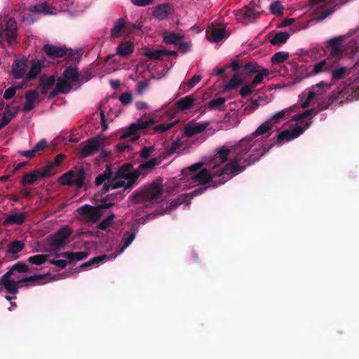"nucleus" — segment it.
<instances>
[{
  "instance_id": "nucleus-1",
  "label": "nucleus",
  "mask_w": 359,
  "mask_h": 359,
  "mask_svg": "<svg viewBox=\"0 0 359 359\" xmlns=\"http://www.w3.org/2000/svg\"><path fill=\"white\" fill-rule=\"evenodd\" d=\"M252 140L247 136L232 147V155L235 159L225 165L220 170V175L223 176L224 180L219 184H223L231 177L244 171L247 165H250L254 161L264 155L276 144L273 142L270 145H264L261 142L255 141L250 144Z\"/></svg>"
},
{
  "instance_id": "nucleus-2",
  "label": "nucleus",
  "mask_w": 359,
  "mask_h": 359,
  "mask_svg": "<svg viewBox=\"0 0 359 359\" xmlns=\"http://www.w3.org/2000/svg\"><path fill=\"white\" fill-rule=\"evenodd\" d=\"M352 84L353 83L350 79L347 80L337 90H334L332 93L325 105L320 106L319 109L313 108L306 110L302 114H297L295 116V120L299 123H302V120L304 118H312L320 111L327 109L332 103L340 99H344L346 102L358 100L359 90L355 89L353 86H351Z\"/></svg>"
},
{
  "instance_id": "nucleus-3",
  "label": "nucleus",
  "mask_w": 359,
  "mask_h": 359,
  "mask_svg": "<svg viewBox=\"0 0 359 359\" xmlns=\"http://www.w3.org/2000/svg\"><path fill=\"white\" fill-rule=\"evenodd\" d=\"M203 165V163H196L182 170L183 178L190 184L201 185V187H207V189L210 187L215 188L218 185H221L219 183L222 182L224 178L222 175H220V172L218 174V177L220 178L215 180L207 168H201Z\"/></svg>"
},
{
  "instance_id": "nucleus-4",
  "label": "nucleus",
  "mask_w": 359,
  "mask_h": 359,
  "mask_svg": "<svg viewBox=\"0 0 359 359\" xmlns=\"http://www.w3.org/2000/svg\"><path fill=\"white\" fill-rule=\"evenodd\" d=\"M29 270V266L22 262H19L11 266V268L2 276L0 279V284L4 287L7 292L15 295L18 292V289L23 285H19V280L11 279V276L18 277L15 274L18 273H27Z\"/></svg>"
},
{
  "instance_id": "nucleus-5",
  "label": "nucleus",
  "mask_w": 359,
  "mask_h": 359,
  "mask_svg": "<svg viewBox=\"0 0 359 359\" xmlns=\"http://www.w3.org/2000/svg\"><path fill=\"white\" fill-rule=\"evenodd\" d=\"M86 172L83 165L76 166L64 173L59 179L62 185L72 186L80 189L85 184Z\"/></svg>"
},
{
  "instance_id": "nucleus-6",
  "label": "nucleus",
  "mask_w": 359,
  "mask_h": 359,
  "mask_svg": "<svg viewBox=\"0 0 359 359\" xmlns=\"http://www.w3.org/2000/svg\"><path fill=\"white\" fill-rule=\"evenodd\" d=\"M163 194V186L152 182L148 187L137 194L134 198L136 203H151L158 198Z\"/></svg>"
},
{
  "instance_id": "nucleus-7",
  "label": "nucleus",
  "mask_w": 359,
  "mask_h": 359,
  "mask_svg": "<svg viewBox=\"0 0 359 359\" xmlns=\"http://www.w3.org/2000/svg\"><path fill=\"white\" fill-rule=\"evenodd\" d=\"M155 123V121L152 118L144 117L140 118L137 121L136 123H132L129 127H128L123 134L121 135V139H126L128 137H132L131 140L135 141L138 140L139 136L135 135L136 133L139 130H144L149 128L150 126L153 125Z\"/></svg>"
},
{
  "instance_id": "nucleus-8",
  "label": "nucleus",
  "mask_w": 359,
  "mask_h": 359,
  "mask_svg": "<svg viewBox=\"0 0 359 359\" xmlns=\"http://www.w3.org/2000/svg\"><path fill=\"white\" fill-rule=\"evenodd\" d=\"M118 177L127 180L126 189L131 190L136 184V182L140 175L137 169L133 168L131 163H126L118 169Z\"/></svg>"
},
{
  "instance_id": "nucleus-9",
  "label": "nucleus",
  "mask_w": 359,
  "mask_h": 359,
  "mask_svg": "<svg viewBox=\"0 0 359 359\" xmlns=\"http://www.w3.org/2000/svg\"><path fill=\"white\" fill-rule=\"evenodd\" d=\"M102 141L101 136L97 135L83 142L79 151V158H85L95 154L100 148Z\"/></svg>"
},
{
  "instance_id": "nucleus-10",
  "label": "nucleus",
  "mask_w": 359,
  "mask_h": 359,
  "mask_svg": "<svg viewBox=\"0 0 359 359\" xmlns=\"http://www.w3.org/2000/svg\"><path fill=\"white\" fill-rule=\"evenodd\" d=\"M263 13L264 11L262 10V8H252L251 6H246L238 11L236 17L245 23H250L255 22L256 19Z\"/></svg>"
},
{
  "instance_id": "nucleus-11",
  "label": "nucleus",
  "mask_w": 359,
  "mask_h": 359,
  "mask_svg": "<svg viewBox=\"0 0 359 359\" xmlns=\"http://www.w3.org/2000/svg\"><path fill=\"white\" fill-rule=\"evenodd\" d=\"M206 190L207 187H199L189 194H183L179 195L175 201L170 202V209H176L179 205L182 204L189 205L191 203V199L193 197L203 194Z\"/></svg>"
},
{
  "instance_id": "nucleus-12",
  "label": "nucleus",
  "mask_w": 359,
  "mask_h": 359,
  "mask_svg": "<svg viewBox=\"0 0 359 359\" xmlns=\"http://www.w3.org/2000/svg\"><path fill=\"white\" fill-rule=\"evenodd\" d=\"M72 232V230L69 227L65 226L60 229L55 234L51 241V245L55 250H59L62 247L66 245L67 241Z\"/></svg>"
},
{
  "instance_id": "nucleus-13",
  "label": "nucleus",
  "mask_w": 359,
  "mask_h": 359,
  "mask_svg": "<svg viewBox=\"0 0 359 359\" xmlns=\"http://www.w3.org/2000/svg\"><path fill=\"white\" fill-rule=\"evenodd\" d=\"M126 182L122 177H118V170L116 172L114 177L111 179L109 182L105 183L102 188L100 190V194H104L109 191L111 189H115L117 188L123 187V190L121 191L120 192H122L125 194V191L128 189H126Z\"/></svg>"
},
{
  "instance_id": "nucleus-14",
  "label": "nucleus",
  "mask_w": 359,
  "mask_h": 359,
  "mask_svg": "<svg viewBox=\"0 0 359 359\" xmlns=\"http://www.w3.org/2000/svg\"><path fill=\"white\" fill-rule=\"evenodd\" d=\"M46 55L50 59L62 58L68 53V48L64 46H57L52 44H46L43 47Z\"/></svg>"
},
{
  "instance_id": "nucleus-15",
  "label": "nucleus",
  "mask_w": 359,
  "mask_h": 359,
  "mask_svg": "<svg viewBox=\"0 0 359 359\" xmlns=\"http://www.w3.org/2000/svg\"><path fill=\"white\" fill-rule=\"evenodd\" d=\"M27 59L25 57L15 59L11 66V74L15 79H22L25 75Z\"/></svg>"
},
{
  "instance_id": "nucleus-16",
  "label": "nucleus",
  "mask_w": 359,
  "mask_h": 359,
  "mask_svg": "<svg viewBox=\"0 0 359 359\" xmlns=\"http://www.w3.org/2000/svg\"><path fill=\"white\" fill-rule=\"evenodd\" d=\"M78 212L82 215L87 216L93 222H97L103 215V211L100 210L98 205L93 207L90 205H85L79 208Z\"/></svg>"
},
{
  "instance_id": "nucleus-17",
  "label": "nucleus",
  "mask_w": 359,
  "mask_h": 359,
  "mask_svg": "<svg viewBox=\"0 0 359 359\" xmlns=\"http://www.w3.org/2000/svg\"><path fill=\"white\" fill-rule=\"evenodd\" d=\"M341 43V39L339 37L332 38L326 42L327 48L330 50V55L327 57L329 60L341 57L342 54Z\"/></svg>"
},
{
  "instance_id": "nucleus-18",
  "label": "nucleus",
  "mask_w": 359,
  "mask_h": 359,
  "mask_svg": "<svg viewBox=\"0 0 359 359\" xmlns=\"http://www.w3.org/2000/svg\"><path fill=\"white\" fill-rule=\"evenodd\" d=\"M6 39L9 44H13L17 41V22L16 20L11 18L8 20L4 32Z\"/></svg>"
},
{
  "instance_id": "nucleus-19",
  "label": "nucleus",
  "mask_w": 359,
  "mask_h": 359,
  "mask_svg": "<svg viewBox=\"0 0 359 359\" xmlns=\"http://www.w3.org/2000/svg\"><path fill=\"white\" fill-rule=\"evenodd\" d=\"M19 111V106H11L7 104L0 121V130L3 129L4 127L8 125L11 121L17 116Z\"/></svg>"
},
{
  "instance_id": "nucleus-20",
  "label": "nucleus",
  "mask_w": 359,
  "mask_h": 359,
  "mask_svg": "<svg viewBox=\"0 0 359 359\" xmlns=\"http://www.w3.org/2000/svg\"><path fill=\"white\" fill-rule=\"evenodd\" d=\"M24 248L25 243L22 241H11L6 246V258L10 260L17 259L18 258L17 254L22 251Z\"/></svg>"
},
{
  "instance_id": "nucleus-21",
  "label": "nucleus",
  "mask_w": 359,
  "mask_h": 359,
  "mask_svg": "<svg viewBox=\"0 0 359 359\" xmlns=\"http://www.w3.org/2000/svg\"><path fill=\"white\" fill-rule=\"evenodd\" d=\"M161 163V160L158 158H151L139 165L137 170L140 173V177H144L150 172L156 165Z\"/></svg>"
},
{
  "instance_id": "nucleus-22",
  "label": "nucleus",
  "mask_w": 359,
  "mask_h": 359,
  "mask_svg": "<svg viewBox=\"0 0 359 359\" xmlns=\"http://www.w3.org/2000/svg\"><path fill=\"white\" fill-rule=\"evenodd\" d=\"M135 46L130 41L121 42L116 48V55L128 59L134 52Z\"/></svg>"
},
{
  "instance_id": "nucleus-23",
  "label": "nucleus",
  "mask_w": 359,
  "mask_h": 359,
  "mask_svg": "<svg viewBox=\"0 0 359 359\" xmlns=\"http://www.w3.org/2000/svg\"><path fill=\"white\" fill-rule=\"evenodd\" d=\"M173 12L174 8L172 4L165 3L157 6L153 12V14L156 18L158 20H163Z\"/></svg>"
},
{
  "instance_id": "nucleus-24",
  "label": "nucleus",
  "mask_w": 359,
  "mask_h": 359,
  "mask_svg": "<svg viewBox=\"0 0 359 359\" xmlns=\"http://www.w3.org/2000/svg\"><path fill=\"white\" fill-rule=\"evenodd\" d=\"M39 93L36 90H28L25 95V103L22 111L27 113L35 107V102L39 98Z\"/></svg>"
},
{
  "instance_id": "nucleus-25",
  "label": "nucleus",
  "mask_w": 359,
  "mask_h": 359,
  "mask_svg": "<svg viewBox=\"0 0 359 359\" xmlns=\"http://www.w3.org/2000/svg\"><path fill=\"white\" fill-rule=\"evenodd\" d=\"M47 147V142L46 140L43 139L40 140L32 149L27 150V151H19L18 153L20 155L23 156L28 158H34L36 154L41 151H43L46 147Z\"/></svg>"
},
{
  "instance_id": "nucleus-26",
  "label": "nucleus",
  "mask_w": 359,
  "mask_h": 359,
  "mask_svg": "<svg viewBox=\"0 0 359 359\" xmlns=\"http://www.w3.org/2000/svg\"><path fill=\"white\" fill-rule=\"evenodd\" d=\"M89 255L88 252H65L57 253L56 255L57 257H64L69 260V263L72 264L74 262L80 261L87 258Z\"/></svg>"
},
{
  "instance_id": "nucleus-27",
  "label": "nucleus",
  "mask_w": 359,
  "mask_h": 359,
  "mask_svg": "<svg viewBox=\"0 0 359 359\" xmlns=\"http://www.w3.org/2000/svg\"><path fill=\"white\" fill-rule=\"evenodd\" d=\"M209 125L208 122L198 123L194 126L187 125L184 128V133L187 137H192L202 133Z\"/></svg>"
},
{
  "instance_id": "nucleus-28",
  "label": "nucleus",
  "mask_w": 359,
  "mask_h": 359,
  "mask_svg": "<svg viewBox=\"0 0 359 359\" xmlns=\"http://www.w3.org/2000/svg\"><path fill=\"white\" fill-rule=\"evenodd\" d=\"M351 74V69L346 67H340L332 70L331 81L332 83L337 81L341 80Z\"/></svg>"
},
{
  "instance_id": "nucleus-29",
  "label": "nucleus",
  "mask_w": 359,
  "mask_h": 359,
  "mask_svg": "<svg viewBox=\"0 0 359 359\" xmlns=\"http://www.w3.org/2000/svg\"><path fill=\"white\" fill-rule=\"evenodd\" d=\"M195 102V99L191 95L185 96L175 102V106L180 111H184L191 109Z\"/></svg>"
},
{
  "instance_id": "nucleus-30",
  "label": "nucleus",
  "mask_w": 359,
  "mask_h": 359,
  "mask_svg": "<svg viewBox=\"0 0 359 359\" xmlns=\"http://www.w3.org/2000/svg\"><path fill=\"white\" fill-rule=\"evenodd\" d=\"M26 216L25 212L10 214L4 221L3 224L4 226L9 224L21 225L25 221Z\"/></svg>"
},
{
  "instance_id": "nucleus-31",
  "label": "nucleus",
  "mask_w": 359,
  "mask_h": 359,
  "mask_svg": "<svg viewBox=\"0 0 359 359\" xmlns=\"http://www.w3.org/2000/svg\"><path fill=\"white\" fill-rule=\"evenodd\" d=\"M125 197V194L122 192H116L114 194H109L104 198L102 201V203L98 205L102 211L104 209H108L112 207L114 203H107L109 200H122Z\"/></svg>"
},
{
  "instance_id": "nucleus-32",
  "label": "nucleus",
  "mask_w": 359,
  "mask_h": 359,
  "mask_svg": "<svg viewBox=\"0 0 359 359\" xmlns=\"http://www.w3.org/2000/svg\"><path fill=\"white\" fill-rule=\"evenodd\" d=\"M63 79H67L68 81L71 82L72 84L76 83L79 81V76L78 69L76 67L69 66L67 67L62 74V76Z\"/></svg>"
},
{
  "instance_id": "nucleus-33",
  "label": "nucleus",
  "mask_w": 359,
  "mask_h": 359,
  "mask_svg": "<svg viewBox=\"0 0 359 359\" xmlns=\"http://www.w3.org/2000/svg\"><path fill=\"white\" fill-rule=\"evenodd\" d=\"M329 57H327L326 59L316 63L312 69L311 73L312 74H318L322 72H328L331 70V65L329 63Z\"/></svg>"
},
{
  "instance_id": "nucleus-34",
  "label": "nucleus",
  "mask_w": 359,
  "mask_h": 359,
  "mask_svg": "<svg viewBox=\"0 0 359 359\" xmlns=\"http://www.w3.org/2000/svg\"><path fill=\"white\" fill-rule=\"evenodd\" d=\"M47 274L33 275L19 280V285L29 286L35 285L36 282L44 280ZM39 284V283H38Z\"/></svg>"
},
{
  "instance_id": "nucleus-35",
  "label": "nucleus",
  "mask_w": 359,
  "mask_h": 359,
  "mask_svg": "<svg viewBox=\"0 0 359 359\" xmlns=\"http://www.w3.org/2000/svg\"><path fill=\"white\" fill-rule=\"evenodd\" d=\"M126 27V20L120 18L115 22L113 27L111 29L110 37L111 39H115L120 36L121 31Z\"/></svg>"
},
{
  "instance_id": "nucleus-36",
  "label": "nucleus",
  "mask_w": 359,
  "mask_h": 359,
  "mask_svg": "<svg viewBox=\"0 0 359 359\" xmlns=\"http://www.w3.org/2000/svg\"><path fill=\"white\" fill-rule=\"evenodd\" d=\"M55 86L61 94H67L72 88V83L62 77H59Z\"/></svg>"
},
{
  "instance_id": "nucleus-37",
  "label": "nucleus",
  "mask_w": 359,
  "mask_h": 359,
  "mask_svg": "<svg viewBox=\"0 0 359 359\" xmlns=\"http://www.w3.org/2000/svg\"><path fill=\"white\" fill-rule=\"evenodd\" d=\"M271 121L267 120L264 123L261 124L255 131H254L251 135H249L251 140L259 135H262L266 133L269 132L270 130H271L273 126L271 125Z\"/></svg>"
},
{
  "instance_id": "nucleus-38",
  "label": "nucleus",
  "mask_w": 359,
  "mask_h": 359,
  "mask_svg": "<svg viewBox=\"0 0 359 359\" xmlns=\"http://www.w3.org/2000/svg\"><path fill=\"white\" fill-rule=\"evenodd\" d=\"M36 172L41 175V178H47L54 175L56 171L53 163L48 162L43 168L36 169Z\"/></svg>"
},
{
  "instance_id": "nucleus-39",
  "label": "nucleus",
  "mask_w": 359,
  "mask_h": 359,
  "mask_svg": "<svg viewBox=\"0 0 359 359\" xmlns=\"http://www.w3.org/2000/svg\"><path fill=\"white\" fill-rule=\"evenodd\" d=\"M289 37V33L286 32H279L270 40V43L273 46L282 45L286 43Z\"/></svg>"
},
{
  "instance_id": "nucleus-40",
  "label": "nucleus",
  "mask_w": 359,
  "mask_h": 359,
  "mask_svg": "<svg viewBox=\"0 0 359 359\" xmlns=\"http://www.w3.org/2000/svg\"><path fill=\"white\" fill-rule=\"evenodd\" d=\"M184 38V36L174 32H166L163 36V41L166 44L177 45Z\"/></svg>"
},
{
  "instance_id": "nucleus-41",
  "label": "nucleus",
  "mask_w": 359,
  "mask_h": 359,
  "mask_svg": "<svg viewBox=\"0 0 359 359\" xmlns=\"http://www.w3.org/2000/svg\"><path fill=\"white\" fill-rule=\"evenodd\" d=\"M55 83V79L54 76H50L47 79L44 80L43 78L40 79L39 88L43 95L48 93L49 89L53 86Z\"/></svg>"
},
{
  "instance_id": "nucleus-42",
  "label": "nucleus",
  "mask_w": 359,
  "mask_h": 359,
  "mask_svg": "<svg viewBox=\"0 0 359 359\" xmlns=\"http://www.w3.org/2000/svg\"><path fill=\"white\" fill-rule=\"evenodd\" d=\"M226 30L224 27L215 28L212 30L208 40L212 42H219L225 37Z\"/></svg>"
},
{
  "instance_id": "nucleus-43",
  "label": "nucleus",
  "mask_w": 359,
  "mask_h": 359,
  "mask_svg": "<svg viewBox=\"0 0 359 359\" xmlns=\"http://www.w3.org/2000/svg\"><path fill=\"white\" fill-rule=\"evenodd\" d=\"M232 152L231 149L222 147L220 148L215 156V163H224L227 161L228 156Z\"/></svg>"
},
{
  "instance_id": "nucleus-44",
  "label": "nucleus",
  "mask_w": 359,
  "mask_h": 359,
  "mask_svg": "<svg viewBox=\"0 0 359 359\" xmlns=\"http://www.w3.org/2000/svg\"><path fill=\"white\" fill-rule=\"evenodd\" d=\"M40 178L41 175H39L38 172H36V170H35L32 172L24 175L21 180V184L24 186L27 184H34Z\"/></svg>"
},
{
  "instance_id": "nucleus-45",
  "label": "nucleus",
  "mask_w": 359,
  "mask_h": 359,
  "mask_svg": "<svg viewBox=\"0 0 359 359\" xmlns=\"http://www.w3.org/2000/svg\"><path fill=\"white\" fill-rule=\"evenodd\" d=\"M42 69V65L40 60H37L36 62H34L32 65V67L26 75V77L29 80H32L35 79L37 75L41 72Z\"/></svg>"
},
{
  "instance_id": "nucleus-46",
  "label": "nucleus",
  "mask_w": 359,
  "mask_h": 359,
  "mask_svg": "<svg viewBox=\"0 0 359 359\" xmlns=\"http://www.w3.org/2000/svg\"><path fill=\"white\" fill-rule=\"evenodd\" d=\"M136 236V231H126L123 233L121 243H123V246L121 249V252H123L126 248H127L135 240Z\"/></svg>"
},
{
  "instance_id": "nucleus-47",
  "label": "nucleus",
  "mask_w": 359,
  "mask_h": 359,
  "mask_svg": "<svg viewBox=\"0 0 359 359\" xmlns=\"http://www.w3.org/2000/svg\"><path fill=\"white\" fill-rule=\"evenodd\" d=\"M253 80L251 81V87L255 88L260 84L265 76L269 74V71L267 69L262 68L257 73Z\"/></svg>"
},
{
  "instance_id": "nucleus-48",
  "label": "nucleus",
  "mask_w": 359,
  "mask_h": 359,
  "mask_svg": "<svg viewBox=\"0 0 359 359\" xmlns=\"http://www.w3.org/2000/svg\"><path fill=\"white\" fill-rule=\"evenodd\" d=\"M261 69L262 67L259 66L257 63L248 62L243 67L241 73L242 74L250 75L257 73Z\"/></svg>"
},
{
  "instance_id": "nucleus-49",
  "label": "nucleus",
  "mask_w": 359,
  "mask_h": 359,
  "mask_svg": "<svg viewBox=\"0 0 359 359\" xmlns=\"http://www.w3.org/2000/svg\"><path fill=\"white\" fill-rule=\"evenodd\" d=\"M28 10L29 12L33 13H43L45 15L51 13L50 8L46 3L31 6Z\"/></svg>"
},
{
  "instance_id": "nucleus-50",
  "label": "nucleus",
  "mask_w": 359,
  "mask_h": 359,
  "mask_svg": "<svg viewBox=\"0 0 359 359\" xmlns=\"http://www.w3.org/2000/svg\"><path fill=\"white\" fill-rule=\"evenodd\" d=\"M339 8L340 5L339 4H337L334 5L332 8L320 12L318 15H316L314 17V20L316 22H322Z\"/></svg>"
},
{
  "instance_id": "nucleus-51",
  "label": "nucleus",
  "mask_w": 359,
  "mask_h": 359,
  "mask_svg": "<svg viewBox=\"0 0 359 359\" xmlns=\"http://www.w3.org/2000/svg\"><path fill=\"white\" fill-rule=\"evenodd\" d=\"M48 255L44 254L31 256L27 259V262L32 264L41 265L48 260Z\"/></svg>"
},
{
  "instance_id": "nucleus-52",
  "label": "nucleus",
  "mask_w": 359,
  "mask_h": 359,
  "mask_svg": "<svg viewBox=\"0 0 359 359\" xmlns=\"http://www.w3.org/2000/svg\"><path fill=\"white\" fill-rule=\"evenodd\" d=\"M290 55L287 52L280 51L276 53L271 58V62L273 65L280 64L287 59H288Z\"/></svg>"
},
{
  "instance_id": "nucleus-53",
  "label": "nucleus",
  "mask_w": 359,
  "mask_h": 359,
  "mask_svg": "<svg viewBox=\"0 0 359 359\" xmlns=\"http://www.w3.org/2000/svg\"><path fill=\"white\" fill-rule=\"evenodd\" d=\"M144 55L150 60H161L162 57L165 56L164 49H160L156 50H146Z\"/></svg>"
},
{
  "instance_id": "nucleus-54",
  "label": "nucleus",
  "mask_w": 359,
  "mask_h": 359,
  "mask_svg": "<svg viewBox=\"0 0 359 359\" xmlns=\"http://www.w3.org/2000/svg\"><path fill=\"white\" fill-rule=\"evenodd\" d=\"M293 139L292 132L289 130H285L276 136V143L280 144L284 141H290Z\"/></svg>"
},
{
  "instance_id": "nucleus-55",
  "label": "nucleus",
  "mask_w": 359,
  "mask_h": 359,
  "mask_svg": "<svg viewBox=\"0 0 359 359\" xmlns=\"http://www.w3.org/2000/svg\"><path fill=\"white\" fill-rule=\"evenodd\" d=\"M323 87H327V88H329L330 86L325 81L319 82L313 88V90L309 93L308 96H307V100L309 101H310V100L314 99L316 94L318 93V89L320 88H323Z\"/></svg>"
},
{
  "instance_id": "nucleus-56",
  "label": "nucleus",
  "mask_w": 359,
  "mask_h": 359,
  "mask_svg": "<svg viewBox=\"0 0 359 359\" xmlns=\"http://www.w3.org/2000/svg\"><path fill=\"white\" fill-rule=\"evenodd\" d=\"M242 83V80L238 79L236 76H233L229 82L225 86V90H232L237 88Z\"/></svg>"
},
{
  "instance_id": "nucleus-57",
  "label": "nucleus",
  "mask_w": 359,
  "mask_h": 359,
  "mask_svg": "<svg viewBox=\"0 0 359 359\" xmlns=\"http://www.w3.org/2000/svg\"><path fill=\"white\" fill-rule=\"evenodd\" d=\"M226 102V99L224 97H219L216 99L211 100L208 103V108L210 110L215 109L219 108L220 106L224 104Z\"/></svg>"
},
{
  "instance_id": "nucleus-58",
  "label": "nucleus",
  "mask_w": 359,
  "mask_h": 359,
  "mask_svg": "<svg viewBox=\"0 0 359 359\" xmlns=\"http://www.w3.org/2000/svg\"><path fill=\"white\" fill-rule=\"evenodd\" d=\"M114 218L115 215L114 213L110 214L98 224L97 228L100 230H106Z\"/></svg>"
},
{
  "instance_id": "nucleus-59",
  "label": "nucleus",
  "mask_w": 359,
  "mask_h": 359,
  "mask_svg": "<svg viewBox=\"0 0 359 359\" xmlns=\"http://www.w3.org/2000/svg\"><path fill=\"white\" fill-rule=\"evenodd\" d=\"M270 11L273 14L280 15L283 14V7L281 5L280 1H276L272 2L269 6Z\"/></svg>"
},
{
  "instance_id": "nucleus-60",
  "label": "nucleus",
  "mask_w": 359,
  "mask_h": 359,
  "mask_svg": "<svg viewBox=\"0 0 359 359\" xmlns=\"http://www.w3.org/2000/svg\"><path fill=\"white\" fill-rule=\"evenodd\" d=\"M116 256L114 254L108 255H102L100 256L95 257L90 259L93 266L98 265L100 263H103L107 259L110 258H114Z\"/></svg>"
},
{
  "instance_id": "nucleus-61",
  "label": "nucleus",
  "mask_w": 359,
  "mask_h": 359,
  "mask_svg": "<svg viewBox=\"0 0 359 359\" xmlns=\"http://www.w3.org/2000/svg\"><path fill=\"white\" fill-rule=\"evenodd\" d=\"M287 112V110L286 109L281 110L272 116L268 121H271V125L273 126L276 123L285 118Z\"/></svg>"
},
{
  "instance_id": "nucleus-62",
  "label": "nucleus",
  "mask_w": 359,
  "mask_h": 359,
  "mask_svg": "<svg viewBox=\"0 0 359 359\" xmlns=\"http://www.w3.org/2000/svg\"><path fill=\"white\" fill-rule=\"evenodd\" d=\"M201 80V76L200 75H194L192 78L185 84L183 90L184 91H188L191 88H194L198 82Z\"/></svg>"
},
{
  "instance_id": "nucleus-63",
  "label": "nucleus",
  "mask_w": 359,
  "mask_h": 359,
  "mask_svg": "<svg viewBox=\"0 0 359 359\" xmlns=\"http://www.w3.org/2000/svg\"><path fill=\"white\" fill-rule=\"evenodd\" d=\"M175 123V122H171L168 123H161L154 127V130L160 133L165 132L168 130L170 129L172 127H173Z\"/></svg>"
},
{
  "instance_id": "nucleus-64",
  "label": "nucleus",
  "mask_w": 359,
  "mask_h": 359,
  "mask_svg": "<svg viewBox=\"0 0 359 359\" xmlns=\"http://www.w3.org/2000/svg\"><path fill=\"white\" fill-rule=\"evenodd\" d=\"M154 151V147L152 146L144 147L139 152L140 156L144 158L147 159L151 154Z\"/></svg>"
}]
</instances>
